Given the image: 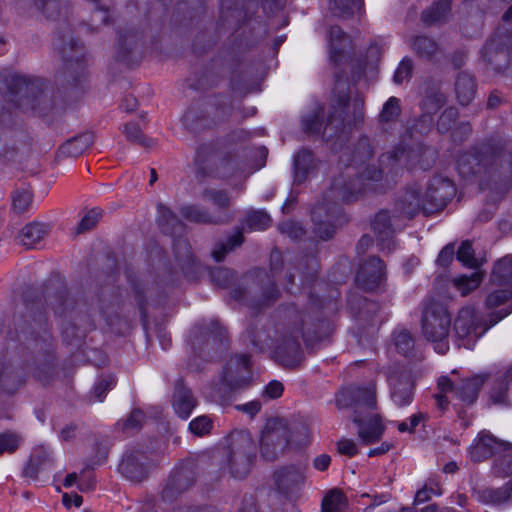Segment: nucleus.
Returning a JSON list of instances; mask_svg holds the SVG:
<instances>
[{"instance_id": "38", "label": "nucleus", "mask_w": 512, "mask_h": 512, "mask_svg": "<svg viewBox=\"0 0 512 512\" xmlns=\"http://www.w3.org/2000/svg\"><path fill=\"white\" fill-rule=\"evenodd\" d=\"M512 296V290L508 288L498 289L487 295L485 306L487 309H494L504 304Z\"/></svg>"}, {"instance_id": "31", "label": "nucleus", "mask_w": 512, "mask_h": 512, "mask_svg": "<svg viewBox=\"0 0 512 512\" xmlns=\"http://www.w3.org/2000/svg\"><path fill=\"white\" fill-rule=\"evenodd\" d=\"M158 210V223L165 233H173L176 226H179L177 216L165 205L159 204Z\"/></svg>"}, {"instance_id": "26", "label": "nucleus", "mask_w": 512, "mask_h": 512, "mask_svg": "<svg viewBox=\"0 0 512 512\" xmlns=\"http://www.w3.org/2000/svg\"><path fill=\"white\" fill-rule=\"evenodd\" d=\"M512 278V257L506 256L499 260L493 269L492 281L500 286L510 283Z\"/></svg>"}, {"instance_id": "48", "label": "nucleus", "mask_w": 512, "mask_h": 512, "mask_svg": "<svg viewBox=\"0 0 512 512\" xmlns=\"http://www.w3.org/2000/svg\"><path fill=\"white\" fill-rule=\"evenodd\" d=\"M115 385V379L111 376L102 379L99 381L93 388V396L95 401L101 402L108 390H110Z\"/></svg>"}, {"instance_id": "45", "label": "nucleus", "mask_w": 512, "mask_h": 512, "mask_svg": "<svg viewBox=\"0 0 512 512\" xmlns=\"http://www.w3.org/2000/svg\"><path fill=\"white\" fill-rule=\"evenodd\" d=\"M123 133L126 138L130 141L137 142L144 146H149L150 143L146 141L145 137L142 135L141 129L137 123H127L123 127Z\"/></svg>"}, {"instance_id": "62", "label": "nucleus", "mask_w": 512, "mask_h": 512, "mask_svg": "<svg viewBox=\"0 0 512 512\" xmlns=\"http://www.w3.org/2000/svg\"><path fill=\"white\" fill-rule=\"evenodd\" d=\"M381 171L376 170L375 168L367 167L362 173H361V179L362 180H378L381 177Z\"/></svg>"}, {"instance_id": "36", "label": "nucleus", "mask_w": 512, "mask_h": 512, "mask_svg": "<svg viewBox=\"0 0 512 512\" xmlns=\"http://www.w3.org/2000/svg\"><path fill=\"white\" fill-rule=\"evenodd\" d=\"M457 259L466 267L476 268L479 263L478 260L474 256V250L472 248V244L469 241H464L461 243L458 251H457Z\"/></svg>"}, {"instance_id": "7", "label": "nucleus", "mask_w": 512, "mask_h": 512, "mask_svg": "<svg viewBox=\"0 0 512 512\" xmlns=\"http://www.w3.org/2000/svg\"><path fill=\"white\" fill-rule=\"evenodd\" d=\"M229 466L236 478L248 474L255 457L256 446L250 434L245 431L233 433L230 440Z\"/></svg>"}, {"instance_id": "8", "label": "nucleus", "mask_w": 512, "mask_h": 512, "mask_svg": "<svg viewBox=\"0 0 512 512\" xmlns=\"http://www.w3.org/2000/svg\"><path fill=\"white\" fill-rule=\"evenodd\" d=\"M486 330L474 307L466 306L459 310L454 321V333L460 346L471 349Z\"/></svg>"}, {"instance_id": "29", "label": "nucleus", "mask_w": 512, "mask_h": 512, "mask_svg": "<svg viewBox=\"0 0 512 512\" xmlns=\"http://www.w3.org/2000/svg\"><path fill=\"white\" fill-rule=\"evenodd\" d=\"M450 9V0H440L436 5L427 9L422 14V19L427 24H433L444 19Z\"/></svg>"}, {"instance_id": "13", "label": "nucleus", "mask_w": 512, "mask_h": 512, "mask_svg": "<svg viewBox=\"0 0 512 512\" xmlns=\"http://www.w3.org/2000/svg\"><path fill=\"white\" fill-rule=\"evenodd\" d=\"M250 359L247 355L232 358L224 372V381L232 388H238L249 382Z\"/></svg>"}, {"instance_id": "34", "label": "nucleus", "mask_w": 512, "mask_h": 512, "mask_svg": "<svg viewBox=\"0 0 512 512\" xmlns=\"http://www.w3.org/2000/svg\"><path fill=\"white\" fill-rule=\"evenodd\" d=\"M270 224V216L261 210L250 212L246 218V225L252 230H265Z\"/></svg>"}, {"instance_id": "25", "label": "nucleus", "mask_w": 512, "mask_h": 512, "mask_svg": "<svg viewBox=\"0 0 512 512\" xmlns=\"http://www.w3.org/2000/svg\"><path fill=\"white\" fill-rule=\"evenodd\" d=\"M330 10L336 17L348 18L361 10L363 0H330Z\"/></svg>"}, {"instance_id": "33", "label": "nucleus", "mask_w": 512, "mask_h": 512, "mask_svg": "<svg viewBox=\"0 0 512 512\" xmlns=\"http://www.w3.org/2000/svg\"><path fill=\"white\" fill-rule=\"evenodd\" d=\"M22 437L15 432H4L0 434V455L15 452L22 444Z\"/></svg>"}, {"instance_id": "60", "label": "nucleus", "mask_w": 512, "mask_h": 512, "mask_svg": "<svg viewBox=\"0 0 512 512\" xmlns=\"http://www.w3.org/2000/svg\"><path fill=\"white\" fill-rule=\"evenodd\" d=\"M62 501L66 507H71L72 505H74L75 507H80L82 505L83 499L78 494L69 495L66 493L62 497Z\"/></svg>"}, {"instance_id": "2", "label": "nucleus", "mask_w": 512, "mask_h": 512, "mask_svg": "<svg viewBox=\"0 0 512 512\" xmlns=\"http://www.w3.org/2000/svg\"><path fill=\"white\" fill-rule=\"evenodd\" d=\"M453 183L445 177L437 176L428 185L425 194L418 189L407 190L401 197L398 206L407 217H413L418 212L433 213L443 209L455 195Z\"/></svg>"}, {"instance_id": "3", "label": "nucleus", "mask_w": 512, "mask_h": 512, "mask_svg": "<svg viewBox=\"0 0 512 512\" xmlns=\"http://www.w3.org/2000/svg\"><path fill=\"white\" fill-rule=\"evenodd\" d=\"M308 341L307 336L298 328L277 325L267 330L264 340L256 343L261 348H273L277 360L286 367H295L301 362L299 338Z\"/></svg>"}, {"instance_id": "64", "label": "nucleus", "mask_w": 512, "mask_h": 512, "mask_svg": "<svg viewBox=\"0 0 512 512\" xmlns=\"http://www.w3.org/2000/svg\"><path fill=\"white\" fill-rule=\"evenodd\" d=\"M391 445L389 443H382L379 447L370 449L368 452L369 457H374L378 455H382L386 452H388L391 449Z\"/></svg>"}, {"instance_id": "46", "label": "nucleus", "mask_w": 512, "mask_h": 512, "mask_svg": "<svg viewBox=\"0 0 512 512\" xmlns=\"http://www.w3.org/2000/svg\"><path fill=\"white\" fill-rule=\"evenodd\" d=\"M101 215V211L98 209H92L88 211L78 224L77 232L81 233L93 228L100 219Z\"/></svg>"}, {"instance_id": "9", "label": "nucleus", "mask_w": 512, "mask_h": 512, "mask_svg": "<svg viewBox=\"0 0 512 512\" xmlns=\"http://www.w3.org/2000/svg\"><path fill=\"white\" fill-rule=\"evenodd\" d=\"M347 107L348 103L346 99H341L338 102V107H333V111L329 114L327 123L324 125L323 108L318 106L310 115H307L303 119L304 128L306 131L312 133H319L323 131L324 135L331 137L332 134L328 133V130L338 129L342 126Z\"/></svg>"}, {"instance_id": "27", "label": "nucleus", "mask_w": 512, "mask_h": 512, "mask_svg": "<svg viewBox=\"0 0 512 512\" xmlns=\"http://www.w3.org/2000/svg\"><path fill=\"white\" fill-rule=\"evenodd\" d=\"M504 454L499 456L493 465V474L499 478H505L512 475V444L509 448L502 450Z\"/></svg>"}, {"instance_id": "42", "label": "nucleus", "mask_w": 512, "mask_h": 512, "mask_svg": "<svg viewBox=\"0 0 512 512\" xmlns=\"http://www.w3.org/2000/svg\"><path fill=\"white\" fill-rule=\"evenodd\" d=\"M32 204V194L28 190L17 191L13 197V209L18 213H23L29 209Z\"/></svg>"}, {"instance_id": "56", "label": "nucleus", "mask_w": 512, "mask_h": 512, "mask_svg": "<svg viewBox=\"0 0 512 512\" xmlns=\"http://www.w3.org/2000/svg\"><path fill=\"white\" fill-rule=\"evenodd\" d=\"M454 257V246L449 244L446 245L439 253L437 262L441 266H447L449 263L452 262Z\"/></svg>"}, {"instance_id": "20", "label": "nucleus", "mask_w": 512, "mask_h": 512, "mask_svg": "<svg viewBox=\"0 0 512 512\" xmlns=\"http://www.w3.org/2000/svg\"><path fill=\"white\" fill-rule=\"evenodd\" d=\"M92 143L93 136L91 134H82L64 143L60 148V152L65 156L76 158L82 155Z\"/></svg>"}, {"instance_id": "23", "label": "nucleus", "mask_w": 512, "mask_h": 512, "mask_svg": "<svg viewBox=\"0 0 512 512\" xmlns=\"http://www.w3.org/2000/svg\"><path fill=\"white\" fill-rule=\"evenodd\" d=\"M512 492V486L510 483H507L503 487L494 490V489H485L479 493V500L482 503L490 504V505H501L506 503L510 497Z\"/></svg>"}, {"instance_id": "41", "label": "nucleus", "mask_w": 512, "mask_h": 512, "mask_svg": "<svg viewBox=\"0 0 512 512\" xmlns=\"http://www.w3.org/2000/svg\"><path fill=\"white\" fill-rule=\"evenodd\" d=\"M242 242L243 235L240 232H237L229 238L226 244H221L217 249L213 251V257L218 262L222 261L228 251L232 250L236 246L241 245Z\"/></svg>"}, {"instance_id": "12", "label": "nucleus", "mask_w": 512, "mask_h": 512, "mask_svg": "<svg viewBox=\"0 0 512 512\" xmlns=\"http://www.w3.org/2000/svg\"><path fill=\"white\" fill-rule=\"evenodd\" d=\"M384 277L383 261L377 257H372L360 267L356 275V282L362 289L371 291L382 283Z\"/></svg>"}, {"instance_id": "50", "label": "nucleus", "mask_w": 512, "mask_h": 512, "mask_svg": "<svg viewBox=\"0 0 512 512\" xmlns=\"http://www.w3.org/2000/svg\"><path fill=\"white\" fill-rule=\"evenodd\" d=\"M337 450L340 454L353 457L358 454V448L354 440L343 438L337 442Z\"/></svg>"}, {"instance_id": "6", "label": "nucleus", "mask_w": 512, "mask_h": 512, "mask_svg": "<svg viewBox=\"0 0 512 512\" xmlns=\"http://www.w3.org/2000/svg\"><path fill=\"white\" fill-rule=\"evenodd\" d=\"M9 93L7 100L14 103L24 112L42 115L41 105L46 103V97L38 89L35 83L21 75H13L8 84Z\"/></svg>"}, {"instance_id": "19", "label": "nucleus", "mask_w": 512, "mask_h": 512, "mask_svg": "<svg viewBox=\"0 0 512 512\" xmlns=\"http://www.w3.org/2000/svg\"><path fill=\"white\" fill-rule=\"evenodd\" d=\"M372 228L380 240L381 248H389L392 237V229L388 212H379L372 222Z\"/></svg>"}, {"instance_id": "44", "label": "nucleus", "mask_w": 512, "mask_h": 512, "mask_svg": "<svg viewBox=\"0 0 512 512\" xmlns=\"http://www.w3.org/2000/svg\"><path fill=\"white\" fill-rule=\"evenodd\" d=\"M204 198L219 208H225L230 203V198L226 192L216 189H207L204 192Z\"/></svg>"}, {"instance_id": "18", "label": "nucleus", "mask_w": 512, "mask_h": 512, "mask_svg": "<svg viewBox=\"0 0 512 512\" xmlns=\"http://www.w3.org/2000/svg\"><path fill=\"white\" fill-rule=\"evenodd\" d=\"M475 82L471 75L462 72L455 81V93L460 104H469L475 96Z\"/></svg>"}, {"instance_id": "24", "label": "nucleus", "mask_w": 512, "mask_h": 512, "mask_svg": "<svg viewBox=\"0 0 512 512\" xmlns=\"http://www.w3.org/2000/svg\"><path fill=\"white\" fill-rule=\"evenodd\" d=\"M483 278L484 274L482 272L475 271L470 276L461 275L455 277L452 282L454 287L460 292V294L462 296H466L470 292L474 291L479 287Z\"/></svg>"}, {"instance_id": "16", "label": "nucleus", "mask_w": 512, "mask_h": 512, "mask_svg": "<svg viewBox=\"0 0 512 512\" xmlns=\"http://www.w3.org/2000/svg\"><path fill=\"white\" fill-rule=\"evenodd\" d=\"M311 217L315 223L316 235L322 240L330 239L335 232L331 223L332 213L330 210L324 205L316 206L311 213Z\"/></svg>"}, {"instance_id": "1", "label": "nucleus", "mask_w": 512, "mask_h": 512, "mask_svg": "<svg viewBox=\"0 0 512 512\" xmlns=\"http://www.w3.org/2000/svg\"><path fill=\"white\" fill-rule=\"evenodd\" d=\"M336 403L341 409H354L353 422L358 427L357 434L361 443L369 445L381 439L385 428L380 417L372 412L376 405L373 384L366 388H349L341 391L337 395Z\"/></svg>"}, {"instance_id": "53", "label": "nucleus", "mask_w": 512, "mask_h": 512, "mask_svg": "<svg viewBox=\"0 0 512 512\" xmlns=\"http://www.w3.org/2000/svg\"><path fill=\"white\" fill-rule=\"evenodd\" d=\"M282 233L287 234L289 237L297 239L304 235L303 228L294 222L283 223L280 227Z\"/></svg>"}, {"instance_id": "37", "label": "nucleus", "mask_w": 512, "mask_h": 512, "mask_svg": "<svg viewBox=\"0 0 512 512\" xmlns=\"http://www.w3.org/2000/svg\"><path fill=\"white\" fill-rule=\"evenodd\" d=\"M394 345L400 354L407 355L414 346L411 334L406 330L395 332Z\"/></svg>"}, {"instance_id": "17", "label": "nucleus", "mask_w": 512, "mask_h": 512, "mask_svg": "<svg viewBox=\"0 0 512 512\" xmlns=\"http://www.w3.org/2000/svg\"><path fill=\"white\" fill-rule=\"evenodd\" d=\"M195 407V401L189 389L178 386L173 396V408L182 419H187Z\"/></svg>"}, {"instance_id": "55", "label": "nucleus", "mask_w": 512, "mask_h": 512, "mask_svg": "<svg viewBox=\"0 0 512 512\" xmlns=\"http://www.w3.org/2000/svg\"><path fill=\"white\" fill-rule=\"evenodd\" d=\"M501 59H505V60L509 61V59H510L509 49H500L499 51H496L490 60L491 63L495 66V69L498 71H503L508 66V64L502 65Z\"/></svg>"}, {"instance_id": "47", "label": "nucleus", "mask_w": 512, "mask_h": 512, "mask_svg": "<svg viewBox=\"0 0 512 512\" xmlns=\"http://www.w3.org/2000/svg\"><path fill=\"white\" fill-rule=\"evenodd\" d=\"M445 102L444 95L441 93H436L431 96H428L423 102V110L424 116L430 115L433 112H436Z\"/></svg>"}, {"instance_id": "14", "label": "nucleus", "mask_w": 512, "mask_h": 512, "mask_svg": "<svg viewBox=\"0 0 512 512\" xmlns=\"http://www.w3.org/2000/svg\"><path fill=\"white\" fill-rule=\"evenodd\" d=\"M327 43L330 60L336 64L342 62L352 48L350 36L337 26L330 27L327 33Z\"/></svg>"}, {"instance_id": "43", "label": "nucleus", "mask_w": 512, "mask_h": 512, "mask_svg": "<svg viewBox=\"0 0 512 512\" xmlns=\"http://www.w3.org/2000/svg\"><path fill=\"white\" fill-rule=\"evenodd\" d=\"M212 428V420L208 416H199L193 419L189 424L190 431L198 436L205 435Z\"/></svg>"}, {"instance_id": "15", "label": "nucleus", "mask_w": 512, "mask_h": 512, "mask_svg": "<svg viewBox=\"0 0 512 512\" xmlns=\"http://www.w3.org/2000/svg\"><path fill=\"white\" fill-rule=\"evenodd\" d=\"M391 399L398 407H404L413 401V382L408 375L391 376Z\"/></svg>"}, {"instance_id": "21", "label": "nucleus", "mask_w": 512, "mask_h": 512, "mask_svg": "<svg viewBox=\"0 0 512 512\" xmlns=\"http://www.w3.org/2000/svg\"><path fill=\"white\" fill-rule=\"evenodd\" d=\"M45 233L44 225L40 223H30L19 233V241L27 248H34L44 238Z\"/></svg>"}, {"instance_id": "30", "label": "nucleus", "mask_w": 512, "mask_h": 512, "mask_svg": "<svg viewBox=\"0 0 512 512\" xmlns=\"http://www.w3.org/2000/svg\"><path fill=\"white\" fill-rule=\"evenodd\" d=\"M181 215L185 219L196 223H218L220 221L206 211L192 205L183 206L181 208Z\"/></svg>"}, {"instance_id": "57", "label": "nucleus", "mask_w": 512, "mask_h": 512, "mask_svg": "<svg viewBox=\"0 0 512 512\" xmlns=\"http://www.w3.org/2000/svg\"><path fill=\"white\" fill-rule=\"evenodd\" d=\"M35 5L38 9L46 13L48 17L58 8L57 0H35Z\"/></svg>"}, {"instance_id": "58", "label": "nucleus", "mask_w": 512, "mask_h": 512, "mask_svg": "<svg viewBox=\"0 0 512 512\" xmlns=\"http://www.w3.org/2000/svg\"><path fill=\"white\" fill-rule=\"evenodd\" d=\"M144 421V414L141 410H133L126 421V428H138Z\"/></svg>"}, {"instance_id": "54", "label": "nucleus", "mask_w": 512, "mask_h": 512, "mask_svg": "<svg viewBox=\"0 0 512 512\" xmlns=\"http://www.w3.org/2000/svg\"><path fill=\"white\" fill-rule=\"evenodd\" d=\"M50 460V452L44 447H36L31 455V462L35 466H40L42 463Z\"/></svg>"}, {"instance_id": "51", "label": "nucleus", "mask_w": 512, "mask_h": 512, "mask_svg": "<svg viewBox=\"0 0 512 512\" xmlns=\"http://www.w3.org/2000/svg\"><path fill=\"white\" fill-rule=\"evenodd\" d=\"M284 387L281 382L273 380L269 382L263 391V396L268 399L279 398L283 393Z\"/></svg>"}, {"instance_id": "39", "label": "nucleus", "mask_w": 512, "mask_h": 512, "mask_svg": "<svg viewBox=\"0 0 512 512\" xmlns=\"http://www.w3.org/2000/svg\"><path fill=\"white\" fill-rule=\"evenodd\" d=\"M414 50L423 57L433 55L437 50V44L430 38L421 36L417 37L413 43Z\"/></svg>"}, {"instance_id": "28", "label": "nucleus", "mask_w": 512, "mask_h": 512, "mask_svg": "<svg viewBox=\"0 0 512 512\" xmlns=\"http://www.w3.org/2000/svg\"><path fill=\"white\" fill-rule=\"evenodd\" d=\"M279 488L288 489L302 481V472L295 467H287L278 471L275 475Z\"/></svg>"}, {"instance_id": "11", "label": "nucleus", "mask_w": 512, "mask_h": 512, "mask_svg": "<svg viewBox=\"0 0 512 512\" xmlns=\"http://www.w3.org/2000/svg\"><path fill=\"white\" fill-rule=\"evenodd\" d=\"M509 448V443L495 438L487 431L480 432L469 447V456L474 462H482L494 454Z\"/></svg>"}, {"instance_id": "59", "label": "nucleus", "mask_w": 512, "mask_h": 512, "mask_svg": "<svg viewBox=\"0 0 512 512\" xmlns=\"http://www.w3.org/2000/svg\"><path fill=\"white\" fill-rule=\"evenodd\" d=\"M237 409L249 414L250 416H254L260 411L261 403L259 401H251L246 404L237 406Z\"/></svg>"}, {"instance_id": "61", "label": "nucleus", "mask_w": 512, "mask_h": 512, "mask_svg": "<svg viewBox=\"0 0 512 512\" xmlns=\"http://www.w3.org/2000/svg\"><path fill=\"white\" fill-rule=\"evenodd\" d=\"M331 458L327 454H321L314 459V467L320 471H324L330 465Z\"/></svg>"}, {"instance_id": "4", "label": "nucleus", "mask_w": 512, "mask_h": 512, "mask_svg": "<svg viewBox=\"0 0 512 512\" xmlns=\"http://www.w3.org/2000/svg\"><path fill=\"white\" fill-rule=\"evenodd\" d=\"M451 317L445 307L440 304H429L422 317V334L440 354H445L449 349V334Z\"/></svg>"}, {"instance_id": "63", "label": "nucleus", "mask_w": 512, "mask_h": 512, "mask_svg": "<svg viewBox=\"0 0 512 512\" xmlns=\"http://www.w3.org/2000/svg\"><path fill=\"white\" fill-rule=\"evenodd\" d=\"M432 493H435L434 490L423 488L416 493L415 501L418 503H423L430 499Z\"/></svg>"}, {"instance_id": "22", "label": "nucleus", "mask_w": 512, "mask_h": 512, "mask_svg": "<svg viewBox=\"0 0 512 512\" xmlns=\"http://www.w3.org/2000/svg\"><path fill=\"white\" fill-rule=\"evenodd\" d=\"M120 472L131 481H141L146 476L145 467L133 456H125L119 464Z\"/></svg>"}, {"instance_id": "52", "label": "nucleus", "mask_w": 512, "mask_h": 512, "mask_svg": "<svg viewBox=\"0 0 512 512\" xmlns=\"http://www.w3.org/2000/svg\"><path fill=\"white\" fill-rule=\"evenodd\" d=\"M412 65L409 60H403L399 64L395 74H394V81L397 84L403 83L411 74Z\"/></svg>"}, {"instance_id": "10", "label": "nucleus", "mask_w": 512, "mask_h": 512, "mask_svg": "<svg viewBox=\"0 0 512 512\" xmlns=\"http://www.w3.org/2000/svg\"><path fill=\"white\" fill-rule=\"evenodd\" d=\"M260 444L262 455L273 460L290 445V431L281 422L268 423L262 432Z\"/></svg>"}, {"instance_id": "35", "label": "nucleus", "mask_w": 512, "mask_h": 512, "mask_svg": "<svg viewBox=\"0 0 512 512\" xmlns=\"http://www.w3.org/2000/svg\"><path fill=\"white\" fill-rule=\"evenodd\" d=\"M503 380L498 384L497 388L491 391L490 398L495 404H503L506 401L507 385L512 380V365L505 371Z\"/></svg>"}, {"instance_id": "32", "label": "nucleus", "mask_w": 512, "mask_h": 512, "mask_svg": "<svg viewBox=\"0 0 512 512\" xmlns=\"http://www.w3.org/2000/svg\"><path fill=\"white\" fill-rule=\"evenodd\" d=\"M345 506V497L338 490L330 491L322 501V512H337Z\"/></svg>"}, {"instance_id": "5", "label": "nucleus", "mask_w": 512, "mask_h": 512, "mask_svg": "<svg viewBox=\"0 0 512 512\" xmlns=\"http://www.w3.org/2000/svg\"><path fill=\"white\" fill-rule=\"evenodd\" d=\"M483 383L484 378L481 375H475L457 381L442 376L438 380V388L440 390V393L436 395L438 405L443 408L444 404L449 400V395L466 405L473 404L478 397Z\"/></svg>"}, {"instance_id": "49", "label": "nucleus", "mask_w": 512, "mask_h": 512, "mask_svg": "<svg viewBox=\"0 0 512 512\" xmlns=\"http://www.w3.org/2000/svg\"><path fill=\"white\" fill-rule=\"evenodd\" d=\"M457 118V110L455 108L446 109L440 116L439 121L437 123L438 130L440 132H445L449 130L451 124Z\"/></svg>"}, {"instance_id": "40", "label": "nucleus", "mask_w": 512, "mask_h": 512, "mask_svg": "<svg viewBox=\"0 0 512 512\" xmlns=\"http://www.w3.org/2000/svg\"><path fill=\"white\" fill-rule=\"evenodd\" d=\"M400 115V101L396 97H391L384 104L380 118L383 122L395 120Z\"/></svg>"}]
</instances>
